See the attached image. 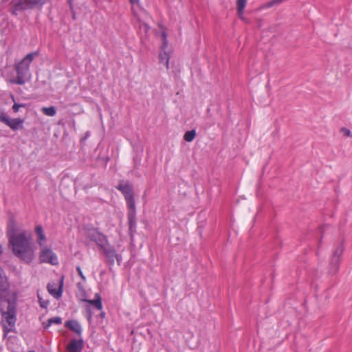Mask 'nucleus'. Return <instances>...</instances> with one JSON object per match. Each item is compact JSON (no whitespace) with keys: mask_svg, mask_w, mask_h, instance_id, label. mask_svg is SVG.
<instances>
[{"mask_svg":"<svg viewBox=\"0 0 352 352\" xmlns=\"http://www.w3.org/2000/svg\"><path fill=\"white\" fill-rule=\"evenodd\" d=\"M91 317H92V314H91V311L89 309V313L87 314V320L90 322L91 320Z\"/></svg>","mask_w":352,"mask_h":352,"instance_id":"32","label":"nucleus"},{"mask_svg":"<svg viewBox=\"0 0 352 352\" xmlns=\"http://www.w3.org/2000/svg\"><path fill=\"white\" fill-rule=\"evenodd\" d=\"M344 251L343 243L338 244L334 248L332 255L329 260L328 272L331 275L336 274L340 268L341 263V256Z\"/></svg>","mask_w":352,"mask_h":352,"instance_id":"6","label":"nucleus"},{"mask_svg":"<svg viewBox=\"0 0 352 352\" xmlns=\"http://www.w3.org/2000/svg\"><path fill=\"white\" fill-rule=\"evenodd\" d=\"M19 104L18 103H14L12 106V110L14 113H16L19 111Z\"/></svg>","mask_w":352,"mask_h":352,"instance_id":"27","label":"nucleus"},{"mask_svg":"<svg viewBox=\"0 0 352 352\" xmlns=\"http://www.w3.org/2000/svg\"><path fill=\"white\" fill-rule=\"evenodd\" d=\"M341 131L344 133V135L347 137H352V133L351 131L346 128L342 127Z\"/></svg>","mask_w":352,"mask_h":352,"instance_id":"24","label":"nucleus"},{"mask_svg":"<svg viewBox=\"0 0 352 352\" xmlns=\"http://www.w3.org/2000/svg\"><path fill=\"white\" fill-rule=\"evenodd\" d=\"M196 136V131L195 129L186 131L184 135V140L188 142H192Z\"/></svg>","mask_w":352,"mask_h":352,"instance_id":"20","label":"nucleus"},{"mask_svg":"<svg viewBox=\"0 0 352 352\" xmlns=\"http://www.w3.org/2000/svg\"><path fill=\"white\" fill-rule=\"evenodd\" d=\"M35 232L38 236V243L41 247L43 246V242L46 241V236L43 232L42 226L38 225L35 228Z\"/></svg>","mask_w":352,"mask_h":352,"instance_id":"16","label":"nucleus"},{"mask_svg":"<svg viewBox=\"0 0 352 352\" xmlns=\"http://www.w3.org/2000/svg\"><path fill=\"white\" fill-rule=\"evenodd\" d=\"M115 259H116V261H117V262H118V265H120V262H121V256L117 254V256H116V257H115Z\"/></svg>","mask_w":352,"mask_h":352,"instance_id":"31","label":"nucleus"},{"mask_svg":"<svg viewBox=\"0 0 352 352\" xmlns=\"http://www.w3.org/2000/svg\"><path fill=\"white\" fill-rule=\"evenodd\" d=\"M247 3V0H237L236 8L237 9L244 10Z\"/></svg>","mask_w":352,"mask_h":352,"instance_id":"22","label":"nucleus"},{"mask_svg":"<svg viewBox=\"0 0 352 352\" xmlns=\"http://www.w3.org/2000/svg\"><path fill=\"white\" fill-rule=\"evenodd\" d=\"M0 309L3 318V321L5 320L9 327L6 324H3V331L5 335H7L8 333L13 331V328L14 327L16 318V311H15V305L14 302H12L10 299L7 300L6 302V305L0 306Z\"/></svg>","mask_w":352,"mask_h":352,"instance_id":"4","label":"nucleus"},{"mask_svg":"<svg viewBox=\"0 0 352 352\" xmlns=\"http://www.w3.org/2000/svg\"><path fill=\"white\" fill-rule=\"evenodd\" d=\"M162 36L164 38V43H163L162 48L164 50L166 47V46H167V43H166V34L165 32L162 33Z\"/></svg>","mask_w":352,"mask_h":352,"instance_id":"28","label":"nucleus"},{"mask_svg":"<svg viewBox=\"0 0 352 352\" xmlns=\"http://www.w3.org/2000/svg\"><path fill=\"white\" fill-rule=\"evenodd\" d=\"M8 234L14 255L27 263H31L34 257V250L31 247V237H28L24 232L15 234L14 223L12 231L8 230Z\"/></svg>","mask_w":352,"mask_h":352,"instance_id":"1","label":"nucleus"},{"mask_svg":"<svg viewBox=\"0 0 352 352\" xmlns=\"http://www.w3.org/2000/svg\"><path fill=\"white\" fill-rule=\"evenodd\" d=\"M0 122L4 123L14 131L23 128V119L19 118L13 119L9 118L4 112L0 113Z\"/></svg>","mask_w":352,"mask_h":352,"instance_id":"8","label":"nucleus"},{"mask_svg":"<svg viewBox=\"0 0 352 352\" xmlns=\"http://www.w3.org/2000/svg\"><path fill=\"white\" fill-rule=\"evenodd\" d=\"M61 323H62V318L59 316H56V317H53V318H49L47 320V322L43 323V325L44 329H47L49 327H50L53 324H60Z\"/></svg>","mask_w":352,"mask_h":352,"instance_id":"17","label":"nucleus"},{"mask_svg":"<svg viewBox=\"0 0 352 352\" xmlns=\"http://www.w3.org/2000/svg\"><path fill=\"white\" fill-rule=\"evenodd\" d=\"M38 51L28 54L22 60L16 63L14 65L16 73L15 78H10L9 82L14 85H23L29 81L31 77L30 65L34 58L38 56Z\"/></svg>","mask_w":352,"mask_h":352,"instance_id":"3","label":"nucleus"},{"mask_svg":"<svg viewBox=\"0 0 352 352\" xmlns=\"http://www.w3.org/2000/svg\"><path fill=\"white\" fill-rule=\"evenodd\" d=\"M8 285L6 281L0 274V306L6 305L7 300L10 298H7Z\"/></svg>","mask_w":352,"mask_h":352,"instance_id":"12","label":"nucleus"},{"mask_svg":"<svg viewBox=\"0 0 352 352\" xmlns=\"http://www.w3.org/2000/svg\"><path fill=\"white\" fill-rule=\"evenodd\" d=\"M169 54L164 52L163 53H160L159 55V62L160 64L164 63L167 69H169Z\"/></svg>","mask_w":352,"mask_h":352,"instance_id":"18","label":"nucleus"},{"mask_svg":"<svg viewBox=\"0 0 352 352\" xmlns=\"http://www.w3.org/2000/svg\"><path fill=\"white\" fill-rule=\"evenodd\" d=\"M99 316L100 318H104L105 317V313L102 311Z\"/></svg>","mask_w":352,"mask_h":352,"instance_id":"34","label":"nucleus"},{"mask_svg":"<svg viewBox=\"0 0 352 352\" xmlns=\"http://www.w3.org/2000/svg\"><path fill=\"white\" fill-rule=\"evenodd\" d=\"M87 296V292H86V291H85L84 292L80 293V294L78 296L82 300V298H86Z\"/></svg>","mask_w":352,"mask_h":352,"instance_id":"30","label":"nucleus"},{"mask_svg":"<svg viewBox=\"0 0 352 352\" xmlns=\"http://www.w3.org/2000/svg\"><path fill=\"white\" fill-rule=\"evenodd\" d=\"M83 347L82 340L72 339L67 346L69 352H80Z\"/></svg>","mask_w":352,"mask_h":352,"instance_id":"13","label":"nucleus"},{"mask_svg":"<svg viewBox=\"0 0 352 352\" xmlns=\"http://www.w3.org/2000/svg\"><path fill=\"white\" fill-rule=\"evenodd\" d=\"M100 249L102 250L103 253L107 256V262L113 265L115 262V257L117 256L115 248L110 245L109 241H107V243H104Z\"/></svg>","mask_w":352,"mask_h":352,"instance_id":"10","label":"nucleus"},{"mask_svg":"<svg viewBox=\"0 0 352 352\" xmlns=\"http://www.w3.org/2000/svg\"><path fill=\"white\" fill-rule=\"evenodd\" d=\"M77 287L78 289V291L80 293H82V292H84L85 291L84 287L82 286V285L80 283H78L77 284Z\"/></svg>","mask_w":352,"mask_h":352,"instance_id":"29","label":"nucleus"},{"mask_svg":"<svg viewBox=\"0 0 352 352\" xmlns=\"http://www.w3.org/2000/svg\"><path fill=\"white\" fill-rule=\"evenodd\" d=\"M38 298L40 306L43 308H47L49 305V301L43 300L39 296H38Z\"/></svg>","mask_w":352,"mask_h":352,"instance_id":"23","label":"nucleus"},{"mask_svg":"<svg viewBox=\"0 0 352 352\" xmlns=\"http://www.w3.org/2000/svg\"><path fill=\"white\" fill-rule=\"evenodd\" d=\"M85 236L89 241L96 243L100 248L108 241L107 236L95 228L86 229Z\"/></svg>","mask_w":352,"mask_h":352,"instance_id":"7","label":"nucleus"},{"mask_svg":"<svg viewBox=\"0 0 352 352\" xmlns=\"http://www.w3.org/2000/svg\"><path fill=\"white\" fill-rule=\"evenodd\" d=\"M63 280H61L59 285L56 287L55 283H48L47 288L49 293L56 299H59L63 294Z\"/></svg>","mask_w":352,"mask_h":352,"instance_id":"11","label":"nucleus"},{"mask_svg":"<svg viewBox=\"0 0 352 352\" xmlns=\"http://www.w3.org/2000/svg\"><path fill=\"white\" fill-rule=\"evenodd\" d=\"M82 301L87 302L89 304L93 305L98 310H101L102 309V303L100 295L98 293H96L94 296V299L89 300L87 298H82Z\"/></svg>","mask_w":352,"mask_h":352,"instance_id":"14","label":"nucleus"},{"mask_svg":"<svg viewBox=\"0 0 352 352\" xmlns=\"http://www.w3.org/2000/svg\"><path fill=\"white\" fill-rule=\"evenodd\" d=\"M123 195L126 201L127 208V220L129 225V231L131 236L136 232L137 217L136 206L135 201V194L133 187L129 181L120 180L118 186L116 187Z\"/></svg>","mask_w":352,"mask_h":352,"instance_id":"2","label":"nucleus"},{"mask_svg":"<svg viewBox=\"0 0 352 352\" xmlns=\"http://www.w3.org/2000/svg\"><path fill=\"white\" fill-rule=\"evenodd\" d=\"M283 1H284V0H271L263 4L259 8V10L270 8L280 5Z\"/></svg>","mask_w":352,"mask_h":352,"instance_id":"19","label":"nucleus"},{"mask_svg":"<svg viewBox=\"0 0 352 352\" xmlns=\"http://www.w3.org/2000/svg\"><path fill=\"white\" fill-rule=\"evenodd\" d=\"M39 260L41 263H50L53 265L58 264L56 255L48 248H43L41 250L39 254Z\"/></svg>","mask_w":352,"mask_h":352,"instance_id":"9","label":"nucleus"},{"mask_svg":"<svg viewBox=\"0 0 352 352\" xmlns=\"http://www.w3.org/2000/svg\"><path fill=\"white\" fill-rule=\"evenodd\" d=\"M72 1L73 0H68V3L69 4L71 9H72Z\"/></svg>","mask_w":352,"mask_h":352,"instance_id":"36","label":"nucleus"},{"mask_svg":"<svg viewBox=\"0 0 352 352\" xmlns=\"http://www.w3.org/2000/svg\"><path fill=\"white\" fill-rule=\"evenodd\" d=\"M47 0H17L10 3L8 11L13 15L17 16L19 12L25 10L41 9Z\"/></svg>","mask_w":352,"mask_h":352,"instance_id":"5","label":"nucleus"},{"mask_svg":"<svg viewBox=\"0 0 352 352\" xmlns=\"http://www.w3.org/2000/svg\"><path fill=\"white\" fill-rule=\"evenodd\" d=\"M321 243H322V239H320L319 241V245L321 244Z\"/></svg>","mask_w":352,"mask_h":352,"instance_id":"38","label":"nucleus"},{"mask_svg":"<svg viewBox=\"0 0 352 352\" xmlns=\"http://www.w3.org/2000/svg\"><path fill=\"white\" fill-rule=\"evenodd\" d=\"M65 326L69 328L71 331L75 332L77 335L80 336L82 332V327L79 322L76 320L66 321Z\"/></svg>","mask_w":352,"mask_h":352,"instance_id":"15","label":"nucleus"},{"mask_svg":"<svg viewBox=\"0 0 352 352\" xmlns=\"http://www.w3.org/2000/svg\"><path fill=\"white\" fill-rule=\"evenodd\" d=\"M140 1V0H129V2L131 3V4H137Z\"/></svg>","mask_w":352,"mask_h":352,"instance_id":"33","label":"nucleus"},{"mask_svg":"<svg viewBox=\"0 0 352 352\" xmlns=\"http://www.w3.org/2000/svg\"><path fill=\"white\" fill-rule=\"evenodd\" d=\"M243 12H244V10H240V9H237L238 16H239L240 19H241L242 20L244 21L245 18L243 17Z\"/></svg>","mask_w":352,"mask_h":352,"instance_id":"26","label":"nucleus"},{"mask_svg":"<svg viewBox=\"0 0 352 352\" xmlns=\"http://www.w3.org/2000/svg\"><path fill=\"white\" fill-rule=\"evenodd\" d=\"M42 111L44 114L48 116H54L56 113V111L54 107L51 106L50 107H43Z\"/></svg>","mask_w":352,"mask_h":352,"instance_id":"21","label":"nucleus"},{"mask_svg":"<svg viewBox=\"0 0 352 352\" xmlns=\"http://www.w3.org/2000/svg\"><path fill=\"white\" fill-rule=\"evenodd\" d=\"M76 270H77V272H78V275L81 277V278H82L84 281H85L86 278H85V276H84V274H83V273H82V270H81V268L78 266V267H76Z\"/></svg>","mask_w":352,"mask_h":352,"instance_id":"25","label":"nucleus"},{"mask_svg":"<svg viewBox=\"0 0 352 352\" xmlns=\"http://www.w3.org/2000/svg\"><path fill=\"white\" fill-rule=\"evenodd\" d=\"M143 25L144 26L145 30L148 31L149 30V26L146 23H144Z\"/></svg>","mask_w":352,"mask_h":352,"instance_id":"35","label":"nucleus"},{"mask_svg":"<svg viewBox=\"0 0 352 352\" xmlns=\"http://www.w3.org/2000/svg\"><path fill=\"white\" fill-rule=\"evenodd\" d=\"M27 104L24 103L19 104V107H26Z\"/></svg>","mask_w":352,"mask_h":352,"instance_id":"37","label":"nucleus"},{"mask_svg":"<svg viewBox=\"0 0 352 352\" xmlns=\"http://www.w3.org/2000/svg\"><path fill=\"white\" fill-rule=\"evenodd\" d=\"M28 352H35V351H28Z\"/></svg>","mask_w":352,"mask_h":352,"instance_id":"39","label":"nucleus"}]
</instances>
